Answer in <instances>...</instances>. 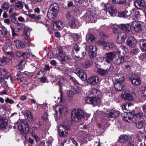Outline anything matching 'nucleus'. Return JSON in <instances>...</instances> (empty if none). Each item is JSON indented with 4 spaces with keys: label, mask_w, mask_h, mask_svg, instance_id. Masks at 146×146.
<instances>
[{
    "label": "nucleus",
    "mask_w": 146,
    "mask_h": 146,
    "mask_svg": "<svg viewBox=\"0 0 146 146\" xmlns=\"http://www.w3.org/2000/svg\"><path fill=\"white\" fill-rule=\"evenodd\" d=\"M26 62L25 60L20 61L17 66V68L19 70H22L25 67Z\"/></svg>",
    "instance_id": "obj_42"
},
{
    "label": "nucleus",
    "mask_w": 146,
    "mask_h": 146,
    "mask_svg": "<svg viewBox=\"0 0 146 146\" xmlns=\"http://www.w3.org/2000/svg\"><path fill=\"white\" fill-rule=\"evenodd\" d=\"M105 7L107 10V13L111 17H115L117 13V10L115 6L111 4L107 3L105 5Z\"/></svg>",
    "instance_id": "obj_5"
},
{
    "label": "nucleus",
    "mask_w": 146,
    "mask_h": 146,
    "mask_svg": "<svg viewBox=\"0 0 146 146\" xmlns=\"http://www.w3.org/2000/svg\"><path fill=\"white\" fill-rule=\"evenodd\" d=\"M131 106H132V104L131 103H128L126 104L123 105L122 108L124 112V113H127L128 112V110H127V108H129Z\"/></svg>",
    "instance_id": "obj_40"
},
{
    "label": "nucleus",
    "mask_w": 146,
    "mask_h": 146,
    "mask_svg": "<svg viewBox=\"0 0 146 146\" xmlns=\"http://www.w3.org/2000/svg\"><path fill=\"white\" fill-rule=\"evenodd\" d=\"M72 89L74 93L79 94L81 92V90L78 86L73 87Z\"/></svg>",
    "instance_id": "obj_57"
},
{
    "label": "nucleus",
    "mask_w": 146,
    "mask_h": 146,
    "mask_svg": "<svg viewBox=\"0 0 146 146\" xmlns=\"http://www.w3.org/2000/svg\"><path fill=\"white\" fill-rule=\"evenodd\" d=\"M116 54L115 52H111L106 53L105 54V61L108 63H110L115 57Z\"/></svg>",
    "instance_id": "obj_16"
},
{
    "label": "nucleus",
    "mask_w": 146,
    "mask_h": 146,
    "mask_svg": "<svg viewBox=\"0 0 146 146\" xmlns=\"http://www.w3.org/2000/svg\"><path fill=\"white\" fill-rule=\"evenodd\" d=\"M10 60V59L3 56L2 58H0V65L4 66L7 64V62H9Z\"/></svg>",
    "instance_id": "obj_38"
},
{
    "label": "nucleus",
    "mask_w": 146,
    "mask_h": 146,
    "mask_svg": "<svg viewBox=\"0 0 146 146\" xmlns=\"http://www.w3.org/2000/svg\"><path fill=\"white\" fill-rule=\"evenodd\" d=\"M25 3L20 1H18L15 3V6L16 7L20 9H22Z\"/></svg>",
    "instance_id": "obj_43"
},
{
    "label": "nucleus",
    "mask_w": 146,
    "mask_h": 146,
    "mask_svg": "<svg viewBox=\"0 0 146 146\" xmlns=\"http://www.w3.org/2000/svg\"><path fill=\"white\" fill-rule=\"evenodd\" d=\"M132 106H131L130 107H129V108H128V109L127 110H128V112L127 113V114H130L131 115L133 114V113L132 112L133 111V105L132 104Z\"/></svg>",
    "instance_id": "obj_63"
},
{
    "label": "nucleus",
    "mask_w": 146,
    "mask_h": 146,
    "mask_svg": "<svg viewBox=\"0 0 146 146\" xmlns=\"http://www.w3.org/2000/svg\"><path fill=\"white\" fill-rule=\"evenodd\" d=\"M130 15V12H128L127 11H123L119 13L118 14L119 17H121L125 18L127 17H129Z\"/></svg>",
    "instance_id": "obj_39"
},
{
    "label": "nucleus",
    "mask_w": 146,
    "mask_h": 146,
    "mask_svg": "<svg viewBox=\"0 0 146 146\" xmlns=\"http://www.w3.org/2000/svg\"><path fill=\"white\" fill-rule=\"evenodd\" d=\"M129 115L127 113H123L122 115V117L123 120L125 122H128V119L131 120L133 118V116H129Z\"/></svg>",
    "instance_id": "obj_36"
},
{
    "label": "nucleus",
    "mask_w": 146,
    "mask_h": 146,
    "mask_svg": "<svg viewBox=\"0 0 146 146\" xmlns=\"http://www.w3.org/2000/svg\"><path fill=\"white\" fill-rule=\"evenodd\" d=\"M71 37H72L75 41H77L80 38V36L76 33H72L71 35Z\"/></svg>",
    "instance_id": "obj_54"
},
{
    "label": "nucleus",
    "mask_w": 146,
    "mask_h": 146,
    "mask_svg": "<svg viewBox=\"0 0 146 146\" xmlns=\"http://www.w3.org/2000/svg\"><path fill=\"white\" fill-rule=\"evenodd\" d=\"M70 80L71 82L73 83L75 86H78L79 85V83L74 78L70 76Z\"/></svg>",
    "instance_id": "obj_50"
},
{
    "label": "nucleus",
    "mask_w": 146,
    "mask_h": 146,
    "mask_svg": "<svg viewBox=\"0 0 146 146\" xmlns=\"http://www.w3.org/2000/svg\"><path fill=\"white\" fill-rule=\"evenodd\" d=\"M24 30V35L28 38L30 34V31L29 29L27 27Z\"/></svg>",
    "instance_id": "obj_56"
},
{
    "label": "nucleus",
    "mask_w": 146,
    "mask_h": 146,
    "mask_svg": "<svg viewBox=\"0 0 146 146\" xmlns=\"http://www.w3.org/2000/svg\"><path fill=\"white\" fill-rule=\"evenodd\" d=\"M125 61V59L124 57L119 56L118 58H115L114 62V64H116L120 65L123 64Z\"/></svg>",
    "instance_id": "obj_28"
},
{
    "label": "nucleus",
    "mask_w": 146,
    "mask_h": 146,
    "mask_svg": "<svg viewBox=\"0 0 146 146\" xmlns=\"http://www.w3.org/2000/svg\"><path fill=\"white\" fill-rule=\"evenodd\" d=\"M25 115L29 121H31L33 120V117L30 111L27 110L25 112Z\"/></svg>",
    "instance_id": "obj_44"
},
{
    "label": "nucleus",
    "mask_w": 146,
    "mask_h": 146,
    "mask_svg": "<svg viewBox=\"0 0 146 146\" xmlns=\"http://www.w3.org/2000/svg\"><path fill=\"white\" fill-rule=\"evenodd\" d=\"M92 63V60H86L82 64V66L84 68H89Z\"/></svg>",
    "instance_id": "obj_37"
},
{
    "label": "nucleus",
    "mask_w": 146,
    "mask_h": 146,
    "mask_svg": "<svg viewBox=\"0 0 146 146\" xmlns=\"http://www.w3.org/2000/svg\"><path fill=\"white\" fill-rule=\"evenodd\" d=\"M119 27L128 34L131 33V26L129 24H121L119 25Z\"/></svg>",
    "instance_id": "obj_17"
},
{
    "label": "nucleus",
    "mask_w": 146,
    "mask_h": 146,
    "mask_svg": "<svg viewBox=\"0 0 146 146\" xmlns=\"http://www.w3.org/2000/svg\"><path fill=\"white\" fill-rule=\"evenodd\" d=\"M13 42H14L16 47L19 49L24 48L26 46V44H25L18 40H14Z\"/></svg>",
    "instance_id": "obj_31"
},
{
    "label": "nucleus",
    "mask_w": 146,
    "mask_h": 146,
    "mask_svg": "<svg viewBox=\"0 0 146 146\" xmlns=\"http://www.w3.org/2000/svg\"><path fill=\"white\" fill-rule=\"evenodd\" d=\"M124 78L122 77L120 80L119 79L117 81V82L114 84V86L115 89L118 91H121L124 89L125 86L124 85Z\"/></svg>",
    "instance_id": "obj_10"
},
{
    "label": "nucleus",
    "mask_w": 146,
    "mask_h": 146,
    "mask_svg": "<svg viewBox=\"0 0 146 146\" xmlns=\"http://www.w3.org/2000/svg\"><path fill=\"white\" fill-rule=\"evenodd\" d=\"M139 52V50L137 48H134L132 49L130 53L133 55H136Z\"/></svg>",
    "instance_id": "obj_62"
},
{
    "label": "nucleus",
    "mask_w": 146,
    "mask_h": 146,
    "mask_svg": "<svg viewBox=\"0 0 146 146\" xmlns=\"http://www.w3.org/2000/svg\"><path fill=\"white\" fill-rule=\"evenodd\" d=\"M97 43L99 46H102L104 49H106V46H107L106 42L104 40H99L97 42Z\"/></svg>",
    "instance_id": "obj_48"
},
{
    "label": "nucleus",
    "mask_w": 146,
    "mask_h": 146,
    "mask_svg": "<svg viewBox=\"0 0 146 146\" xmlns=\"http://www.w3.org/2000/svg\"><path fill=\"white\" fill-rule=\"evenodd\" d=\"M70 121L66 120L62 124L59 125L58 128L59 131L60 135L62 137H65L68 134L70 129Z\"/></svg>",
    "instance_id": "obj_2"
},
{
    "label": "nucleus",
    "mask_w": 146,
    "mask_h": 146,
    "mask_svg": "<svg viewBox=\"0 0 146 146\" xmlns=\"http://www.w3.org/2000/svg\"><path fill=\"white\" fill-rule=\"evenodd\" d=\"M86 39L88 42L91 43L94 41L95 38L90 33H88L86 35Z\"/></svg>",
    "instance_id": "obj_41"
},
{
    "label": "nucleus",
    "mask_w": 146,
    "mask_h": 146,
    "mask_svg": "<svg viewBox=\"0 0 146 146\" xmlns=\"http://www.w3.org/2000/svg\"><path fill=\"white\" fill-rule=\"evenodd\" d=\"M126 37V34L125 32H122L118 34L117 39V42L119 44L123 43Z\"/></svg>",
    "instance_id": "obj_15"
},
{
    "label": "nucleus",
    "mask_w": 146,
    "mask_h": 146,
    "mask_svg": "<svg viewBox=\"0 0 146 146\" xmlns=\"http://www.w3.org/2000/svg\"><path fill=\"white\" fill-rule=\"evenodd\" d=\"M57 51L58 52V56L62 55L64 53L63 52V50L62 47L59 46L57 47Z\"/></svg>",
    "instance_id": "obj_52"
},
{
    "label": "nucleus",
    "mask_w": 146,
    "mask_h": 146,
    "mask_svg": "<svg viewBox=\"0 0 146 146\" xmlns=\"http://www.w3.org/2000/svg\"><path fill=\"white\" fill-rule=\"evenodd\" d=\"M132 116L133 117V118L136 117L141 119L143 116V113L142 112H139L136 114L133 113V114L132 115Z\"/></svg>",
    "instance_id": "obj_49"
},
{
    "label": "nucleus",
    "mask_w": 146,
    "mask_h": 146,
    "mask_svg": "<svg viewBox=\"0 0 146 146\" xmlns=\"http://www.w3.org/2000/svg\"><path fill=\"white\" fill-rule=\"evenodd\" d=\"M132 139V136L131 135L123 134L121 135L119 137L118 141L120 143L125 142L131 143Z\"/></svg>",
    "instance_id": "obj_9"
},
{
    "label": "nucleus",
    "mask_w": 146,
    "mask_h": 146,
    "mask_svg": "<svg viewBox=\"0 0 146 146\" xmlns=\"http://www.w3.org/2000/svg\"><path fill=\"white\" fill-rule=\"evenodd\" d=\"M9 6V4L7 2H5L2 5L1 8L4 10H6L8 11V10Z\"/></svg>",
    "instance_id": "obj_51"
},
{
    "label": "nucleus",
    "mask_w": 146,
    "mask_h": 146,
    "mask_svg": "<svg viewBox=\"0 0 146 146\" xmlns=\"http://www.w3.org/2000/svg\"><path fill=\"white\" fill-rule=\"evenodd\" d=\"M10 17L11 18L12 22L15 24L19 25V23L17 21V19L14 15L12 14L10 16Z\"/></svg>",
    "instance_id": "obj_53"
},
{
    "label": "nucleus",
    "mask_w": 146,
    "mask_h": 146,
    "mask_svg": "<svg viewBox=\"0 0 146 146\" xmlns=\"http://www.w3.org/2000/svg\"><path fill=\"white\" fill-rule=\"evenodd\" d=\"M61 144L62 146H77L78 145L76 142L70 138L65 139Z\"/></svg>",
    "instance_id": "obj_11"
},
{
    "label": "nucleus",
    "mask_w": 146,
    "mask_h": 146,
    "mask_svg": "<svg viewBox=\"0 0 146 146\" xmlns=\"http://www.w3.org/2000/svg\"><path fill=\"white\" fill-rule=\"evenodd\" d=\"M121 96V98L124 100H132L133 99V97L130 94L129 91L127 90L122 91Z\"/></svg>",
    "instance_id": "obj_14"
},
{
    "label": "nucleus",
    "mask_w": 146,
    "mask_h": 146,
    "mask_svg": "<svg viewBox=\"0 0 146 146\" xmlns=\"http://www.w3.org/2000/svg\"><path fill=\"white\" fill-rule=\"evenodd\" d=\"M41 143L42 144L43 146H52V142L49 140H48L46 143L44 142V141H41Z\"/></svg>",
    "instance_id": "obj_58"
},
{
    "label": "nucleus",
    "mask_w": 146,
    "mask_h": 146,
    "mask_svg": "<svg viewBox=\"0 0 146 146\" xmlns=\"http://www.w3.org/2000/svg\"><path fill=\"white\" fill-rule=\"evenodd\" d=\"M1 29L4 31V35L5 37L7 38H10L11 37L10 32L8 31L7 28L3 26H2Z\"/></svg>",
    "instance_id": "obj_45"
},
{
    "label": "nucleus",
    "mask_w": 146,
    "mask_h": 146,
    "mask_svg": "<svg viewBox=\"0 0 146 146\" xmlns=\"http://www.w3.org/2000/svg\"><path fill=\"white\" fill-rule=\"evenodd\" d=\"M76 22V19H73L72 20L70 21L68 23V25L71 28H74L76 26L75 23Z\"/></svg>",
    "instance_id": "obj_46"
},
{
    "label": "nucleus",
    "mask_w": 146,
    "mask_h": 146,
    "mask_svg": "<svg viewBox=\"0 0 146 146\" xmlns=\"http://www.w3.org/2000/svg\"><path fill=\"white\" fill-rule=\"evenodd\" d=\"M63 26V24L61 21H56L53 24V28L55 30H59L62 29Z\"/></svg>",
    "instance_id": "obj_26"
},
{
    "label": "nucleus",
    "mask_w": 146,
    "mask_h": 146,
    "mask_svg": "<svg viewBox=\"0 0 146 146\" xmlns=\"http://www.w3.org/2000/svg\"><path fill=\"white\" fill-rule=\"evenodd\" d=\"M109 125V124L108 123L106 120L104 119L101 122L99 125V127L102 129L103 130L105 129Z\"/></svg>",
    "instance_id": "obj_35"
},
{
    "label": "nucleus",
    "mask_w": 146,
    "mask_h": 146,
    "mask_svg": "<svg viewBox=\"0 0 146 146\" xmlns=\"http://www.w3.org/2000/svg\"><path fill=\"white\" fill-rule=\"evenodd\" d=\"M130 15L132 14V16H133L134 17V19H136L138 18L139 16L140 13L139 11L135 9H132L130 11Z\"/></svg>",
    "instance_id": "obj_32"
},
{
    "label": "nucleus",
    "mask_w": 146,
    "mask_h": 146,
    "mask_svg": "<svg viewBox=\"0 0 146 146\" xmlns=\"http://www.w3.org/2000/svg\"><path fill=\"white\" fill-rule=\"evenodd\" d=\"M19 130L24 134H28L29 132V126L28 123L26 121L21 123L18 126Z\"/></svg>",
    "instance_id": "obj_7"
},
{
    "label": "nucleus",
    "mask_w": 146,
    "mask_h": 146,
    "mask_svg": "<svg viewBox=\"0 0 146 146\" xmlns=\"http://www.w3.org/2000/svg\"><path fill=\"white\" fill-rule=\"evenodd\" d=\"M5 101L6 102L9 103L10 104H12L14 102V101L12 99H10L9 98H7Z\"/></svg>",
    "instance_id": "obj_64"
},
{
    "label": "nucleus",
    "mask_w": 146,
    "mask_h": 146,
    "mask_svg": "<svg viewBox=\"0 0 146 146\" xmlns=\"http://www.w3.org/2000/svg\"><path fill=\"white\" fill-rule=\"evenodd\" d=\"M96 51L90 52L89 55L90 58L94 59L96 58Z\"/></svg>",
    "instance_id": "obj_60"
},
{
    "label": "nucleus",
    "mask_w": 146,
    "mask_h": 146,
    "mask_svg": "<svg viewBox=\"0 0 146 146\" xmlns=\"http://www.w3.org/2000/svg\"><path fill=\"white\" fill-rule=\"evenodd\" d=\"M141 50L143 52L146 50V40L141 39L139 42Z\"/></svg>",
    "instance_id": "obj_27"
},
{
    "label": "nucleus",
    "mask_w": 146,
    "mask_h": 146,
    "mask_svg": "<svg viewBox=\"0 0 146 146\" xmlns=\"http://www.w3.org/2000/svg\"><path fill=\"white\" fill-rule=\"evenodd\" d=\"M8 125L7 119L4 117H2L0 115V127L2 129H5Z\"/></svg>",
    "instance_id": "obj_20"
},
{
    "label": "nucleus",
    "mask_w": 146,
    "mask_h": 146,
    "mask_svg": "<svg viewBox=\"0 0 146 146\" xmlns=\"http://www.w3.org/2000/svg\"><path fill=\"white\" fill-rule=\"evenodd\" d=\"M101 93L100 91L96 89L92 88L90 91L89 95L90 96H93L94 97L100 98Z\"/></svg>",
    "instance_id": "obj_19"
},
{
    "label": "nucleus",
    "mask_w": 146,
    "mask_h": 146,
    "mask_svg": "<svg viewBox=\"0 0 146 146\" xmlns=\"http://www.w3.org/2000/svg\"><path fill=\"white\" fill-rule=\"evenodd\" d=\"M141 90L143 94V96L144 98H146V87L144 86L141 87Z\"/></svg>",
    "instance_id": "obj_59"
},
{
    "label": "nucleus",
    "mask_w": 146,
    "mask_h": 146,
    "mask_svg": "<svg viewBox=\"0 0 146 146\" xmlns=\"http://www.w3.org/2000/svg\"><path fill=\"white\" fill-rule=\"evenodd\" d=\"M58 58L61 63L62 64L68 63L69 62H70L71 60V58L70 57L66 56L64 54L59 56H58Z\"/></svg>",
    "instance_id": "obj_18"
},
{
    "label": "nucleus",
    "mask_w": 146,
    "mask_h": 146,
    "mask_svg": "<svg viewBox=\"0 0 146 146\" xmlns=\"http://www.w3.org/2000/svg\"><path fill=\"white\" fill-rule=\"evenodd\" d=\"M84 116V113L83 111L80 108L77 110H74L72 112V119L76 122L79 120L81 119Z\"/></svg>",
    "instance_id": "obj_3"
},
{
    "label": "nucleus",
    "mask_w": 146,
    "mask_h": 146,
    "mask_svg": "<svg viewBox=\"0 0 146 146\" xmlns=\"http://www.w3.org/2000/svg\"><path fill=\"white\" fill-rule=\"evenodd\" d=\"M137 41L133 36L129 37L127 40L126 44L131 48L135 47L137 44Z\"/></svg>",
    "instance_id": "obj_13"
},
{
    "label": "nucleus",
    "mask_w": 146,
    "mask_h": 146,
    "mask_svg": "<svg viewBox=\"0 0 146 146\" xmlns=\"http://www.w3.org/2000/svg\"><path fill=\"white\" fill-rule=\"evenodd\" d=\"M145 122L144 119L138 120L135 122L136 127L138 129H141L144 127Z\"/></svg>",
    "instance_id": "obj_30"
},
{
    "label": "nucleus",
    "mask_w": 146,
    "mask_h": 146,
    "mask_svg": "<svg viewBox=\"0 0 146 146\" xmlns=\"http://www.w3.org/2000/svg\"><path fill=\"white\" fill-rule=\"evenodd\" d=\"M67 111V107L64 106H60L58 110L59 114L61 116L65 115Z\"/></svg>",
    "instance_id": "obj_29"
},
{
    "label": "nucleus",
    "mask_w": 146,
    "mask_h": 146,
    "mask_svg": "<svg viewBox=\"0 0 146 146\" xmlns=\"http://www.w3.org/2000/svg\"><path fill=\"white\" fill-rule=\"evenodd\" d=\"M128 77L129 79L134 86H138L141 84V81L137 75L131 73L129 74Z\"/></svg>",
    "instance_id": "obj_4"
},
{
    "label": "nucleus",
    "mask_w": 146,
    "mask_h": 146,
    "mask_svg": "<svg viewBox=\"0 0 146 146\" xmlns=\"http://www.w3.org/2000/svg\"><path fill=\"white\" fill-rule=\"evenodd\" d=\"M119 112L118 111L115 110H111L108 113L106 114V117L110 118H115L119 116Z\"/></svg>",
    "instance_id": "obj_21"
},
{
    "label": "nucleus",
    "mask_w": 146,
    "mask_h": 146,
    "mask_svg": "<svg viewBox=\"0 0 146 146\" xmlns=\"http://www.w3.org/2000/svg\"><path fill=\"white\" fill-rule=\"evenodd\" d=\"M131 25L135 32H138L142 31L144 28L145 25L143 23L140 21H134L132 24Z\"/></svg>",
    "instance_id": "obj_6"
},
{
    "label": "nucleus",
    "mask_w": 146,
    "mask_h": 146,
    "mask_svg": "<svg viewBox=\"0 0 146 146\" xmlns=\"http://www.w3.org/2000/svg\"><path fill=\"white\" fill-rule=\"evenodd\" d=\"M134 5L138 9H142L145 5V3L143 0H138L134 2Z\"/></svg>",
    "instance_id": "obj_25"
},
{
    "label": "nucleus",
    "mask_w": 146,
    "mask_h": 146,
    "mask_svg": "<svg viewBox=\"0 0 146 146\" xmlns=\"http://www.w3.org/2000/svg\"><path fill=\"white\" fill-rule=\"evenodd\" d=\"M106 48L107 47H108L109 48L112 49L114 48L115 46V44L112 42H109L108 43H107Z\"/></svg>",
    "instance_id": "obj_55"
},
{
    "label": "nucleus",
    "mask_w": 146,
    "mask_h": 146,
    "mask_svg": "<svg viewBox=\"0 0 146 146\" xmlns=\"http://www.w3.org/2000/svg\"><path fill=\"white\" fill-rule=\"evenodd\" d=\"M98 78L95 76L91 77L89 78L87 80V83L92 85H96L98 82Z\"/></svg>",
    "instance_id": "obj_22"
},
{
    "label": "nucleus",
    "mask_w": 146,
    "mask_h": 146,
    "mask_svg": "<svg viewBox=\"0 0 146 146\" xmlns=\"http://www.w3.org/2000/svg\"><path fill=\"white\" fill-rule=\"evenodd\" d=\"M127 0H112V3L114 4H118L119 5L125 4L126 3Z\"/></svg>",
    "instance_id": "obj_47"
},
{
    "label": "nucleus",
    "mask_w": 146,
    "mask_h": 146,
    "mask_svg": "<svg viewBox=\"0 0 146 146\" xmlns=\"http://www.w3.org/2000/svg\"><path fill=\"white\" fill-rule=\"evenodd\" d=\"M66 17L70 21L72 20L73 19H75L74 18L72 17V16L69 13L68 11L66 12Z\"/></svg>",
    "instance_id": "obj_61"
},
{
    "label": "nucleus",
    "mask_w": 146,
    "mask_h": 146,
    "mask_svg": "<svg viewBox=\"0 0 146 146\" xmlns=\"http://www.w3.org/2000/svg\"><path fill=\"white\" fill-rule=\"evenodd\" d=\"M87 48L86 44L82 42H78L74 46L72 53H73L76 58H79L80 60L86 55Z\"/></svg>",
    "instance_id": "obj_1"
},
{
    "label": "nucleus",
    "mask_w": 146,
    "mask_h": 146,
    "mask_svg": "<svg viewBox=\"0 0 146 146\" xmlns=\"http://www.w3.org/2000/svg\"><path fill=\"white\" fill-rule=\"evenodd\" d=\"M49 9L52 11H55L58 12L59 9L58 5L56 3H52L50 5Z\"/></svg>",
    "instance_id": "obj_33"
},
{
    "label": "nucleus",
    "mask_w": 146,
    "mask_h": 146,
    "mask_svg": "<svg viewBox=\"0 0 146 146\" xmlns=\"http://www.w3.org/2000/svg\"><path fill=\"white\" fill-rule=\"evenodd\" d=\"M58 12L49 9L48 11L47 16L50 20L53 21L57 15Z\"/></svg>",
    "instance_id": "obj_24"
},
{
    "label": "nucleus",
    "mask_w": 146,
    "mask_h": 146,
    "mask_svg": "<svg viewBox=\"0 0 146 146\" xmlns=\"http://www.w3.org/2000/svg\"><path fill=\"white\" fill-rule=\"evenodd\" d=\"M85 100L86 103L93 104L94 105H96L99 104L101 101L100 98L94 97L92 96L85 97Z\"/></svg>",
    "instance_id": "obj_8"
},
{
    "label": "nucleus",
    "mask_w": 146,
    "mask_h": 146,
    "mask_svg": "<svg viewBox=\"0 0 146 146\" xmlns=\"http://www.w3.org/2000/svg\"><path fill=\"white\" fill-rule=\"evenodd\" d=\"M94 13L91 10H88L86 13V18L88 21L92 22L94 21Z\"/></svg>",
    "instance_id": "obj_23"
},
{
    "label": "nucleus",
    "mask_w": 146,
    "mask_h": 146,
    "mask_svg": "<svg viewBox=\"0 0 146 146\" xmlns=\"http://www.w3.org/2000/svg\"><path fill=\"white\" fill-rule=\"evenodd\" d=\"M97 72L98 74L103 76H105L108 74V69L104 70L99 68L97 70Z\"/></svg>",
    "instance_id": "obj_34"
},
{
    "label": "nucleus",
    "mask_w": 146,
    "mask_h": 146,
    "mask_svg": "<svg viewBox=\"0 0 146 146\" xmlns=\"http://www.w3.org/2000/svg\"><path fill=\"white\" fill-rule=\"evenodd\" d=\"M75 73L78 76L81 80L85 81L86 80L87 76L84 70L80 68H76Z\"/></svg>",
    "instance_id": "obj_12"
}]
</instances>
